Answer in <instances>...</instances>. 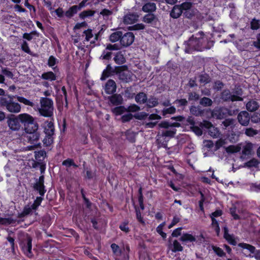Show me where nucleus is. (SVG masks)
<instances>
[{
  "mask_svg": "<svg viewBox=\"0 0 260 260\" xmlns=\"http://www.w3.org/2000/svg\"><path fill=\"white\" fill-rule=\"evenodd\" d=\"M79 11L77 7L73 5L70 7L64 13V15L67 18H72L75 15L77 14Z\"/></svg>",
  "mask_w": 260,
  "mask_h": 260,
  "instance_id": "obj_26",
  "label": "nucleus"
},
{
  "mask_svg": "<svg viewBox=\"0 0 260 260\" xmlns=\"http://www.w3.org/2000/svg\"><path fill=\"white\" fill-rule=\"evenodd\" d=\"M142 10L146 13H153L156 10V6L154 3L147 2L143 6Z\"/></svg>",
  "mask_w": 260,
  "mask_h": 260,
  "instance_id": "obj_19",
  "label": "nucleus"
},
{
  "mask_svg": "<svg viewBox=\"0 0 260 260\" xmlns=\"http://www.w3.org/2000/svg\"><path fill=\"white\" fill-rule=\"evenodd\" d=\"M190 129L191 131L194 133L198 136H201L203 134L202 129L197 125H193L190 126Z\"/></svg>",
  "mask_w": 260,
  "mask_h": 260,
  "instance_id": "obj_63",
  "label": "nucleus"
},
{
  "mask_svg": "<svg viewBox=\"0 0 260 260\" xmlns=\"http://www.w3.org/2000/svg\"><path fill=\"white\" fill-rule=\"evenodd\" d=\"M117 86L115 82L112 79H109L106 83L104 89L108 94H112L116 91Z\"/></svg>",
  "mask_w": 260,
  "mask_h": 260,
  "instance_id": "obj_15",
  "label": "nucleus"
},
{
  "mask_svg": "<svg viewBox=\"0 0 260 260\" xmlns=\"http://www.w3.org/2000/svg\"><path fill=\"white\" fill-rule=\"evenodd\" d=\"M54 123L52 121H48L46 125L44 127V132L46 135L45 138L44 140H48V143L51 144L53 142V136L54 135ZM44 143H47V142H44Z\"/></svg>",
  "mask_w": 260,
  "mask_h": 260,
  "instance_id": "obj_7",
  "label": "nucleus"
},
{
  "mask_svg": "<svg viewBox=\"0 0 260 260\" xmlns=\"http://www.w3.org/2000/svg\"><path fill=\"white\" fill-rule=\"evenodd\" d=\"M32 212V210L31 208L28 206V205L25 206L23 208V211L21 212L18 213L17 217L18 218H23Z\"/></svg>",
  "mask_w": 260,
  "mask_h": 260,
  "instance_id": "obj_42",
  "label": "nucleus"
},
{
  "mask_svg": "<svg viewBox=\"0 0 260 260\" xmlns=\"http://www.w3.org/2000/svg\"><path fill=\"white\" fill-rule=\"evenodd\" d=\"M241 147L239 146L230 145L226 148V151L229 153H234L239 152Z\"/></svg>",
  "mask_w": 260,
  "mask_h": 260,
  "instance_id": "obj_48",
  "label": "nucleus"
},
{
  "mask_svg": "<svg viewBox=\"0 0 260 260\" xmlns=\"http://www.w3.org/2000/svg\"><path fill=\"white\" fill-rule=\"evenodd\" d=\"M165 225V222H164L160 223L157 228H156V232L158 234H159L161 237L165 239L167 237V234L166 233L163 232V228Z\"/></svg>",
  "mask_w": 260,
  "mask_h": 260,
  "instance_id": "obj_50",
  "label": "nucleus"
},
{
  "mask_svg": "<svg viewBox=\"0 0 260 260\" xmlns=\"http://www.w3.org/2000/svg\"><path fill=\"white\" fill-rule=\"evenodd\" d=\"M17 99L18 101L24 104L25 105L29 106H31V107L34 105V103L30 101L29 100H27V99H26L23 96H18L17 97Z\"/></svg>",
  "mask_w": 260,
  "mask_h": 260,
  "instance_id": "obj_57",
  "label": "nucleus"
},
{
  "mask_svg": "<svg viewBox=\"0 0 260 260\" xmlns=\"http://www.w3.org/2000/svg\"><path fill=\"white\" fill-rule=\"evenodd\" d=\"M113 74V68H112L111 64H107L106 69L103 71L100 79L102 81L105 80L107 78L111 76Z\"/></svg>",
  "mask_w": 260,
  "mask_h": 260,
  "instance_id": "obj_22",
  "label": "nucleus"
},
{
  "mask_svg": "<svg viewBox=\"0 0 260 260\" xmlns=\"http://www.w3.org/2000/svg\"><path fill=\"white\" fill-rule=\"evenodd\" d=\"M177 107H185L188 104V102L185 99H177L174 102Z\"/></svg>",
  "mask_w": 260,
  "mask_h": 260,
  "instance_id": "obj_53",
  "label": "nucleus"
},
{
  "mask_svg": "<svg viewBox=\"0 0 260 260\" xmlns=\"http://www.w3.org/2000/svg\"><path fill=\"white\" fill-rule=\"evenodd\" d=\"M119 229L125 234H128L131 230L129 227V221L127 220L121 222L119 225Z\"/></svg>",
  "mask_w": 260,
  "mask_h": 260,
  "instance_id": "obj_35",
  "label": "nucleus"
},
{
  "mask_svg": "<svg viewBox=\"0 0 260 260\" xmlns=\"http://www.w3.org/2000/svg\"><path fill=\"white\" fill-rule=\"evenodd\" d=\"M260 27V20L253 18L250 22V28L252 30H257Z\"/></svg>",
  "mask_w": 260,
  "mask_h": 260,
  "instance_id": "obj_49",
  "label": "nucleus"
},
{
  "mask_svg": "<svg viewBox=\"0 0 260 260\" xmlns=\"http://www.w3.org/2000/svg\"><path fill=\"white\" fill-rule=\"evenodd\" d=\"M113 53L112 52L107 50L105 49L102 53L100 57V59L101 60H105L106 61H109L112 58V55Z\"/></svg>",
  "mask_w": 260,
  "mask_h": 260,
  "instance_id": "obj_39",
  "label": "nucleus"
},
{
  "mask_svg": "<svg viewBox=\"0 0 260 260\" xmlns=\"http://www.w3.org/2000/svg\"><path fill=\"white\" fill-rule=\"evenodd\" d=\"M172 246V248L171 249V250L172 251V252L175 253L177 252H181L183 250V247L177 240H175L173 241V243Z\"/></svg>",
  "mask_w": 260,
  "mask_h": 260,
  "instance_id": "obj_41",
  "label": "nucleus"
},
{
  "mask_svg": "<svg viewBox=\"0 0 260 260\" xmlns=\"http://www.w3.org/2000/svg\"><path fill=\"white\" fill-rule=\"evenodd\" d=\"M21 49L24 52L28 54H31V51H30L28 44L26 41L23 40L21 45Z\"/></svg>",
  "mask_w": 260,
  "mask_h": 260,
  "instance_id": "obj_56",
  "label": "nucleus"
},
{
  "mask_svg": "<svg viewBox=\"0 0 260 260\" xmlns=\"http://www.w3.org/2000/svg\"><path fill=\"white\" fill-rule=\"evenodd\" d=\"M237 119L238 122L243 126L248 125L250 121V115L248 112L246 111H241L238 115Z\"/></svg>",
  "mask_w": 260,
  "mask_h": 260,
  "instance_id": "obj_14",
  "label": "nucleus"
},
{
  "mask_svg": "<svg viewBox=\"0 0 260 260\" xmlns=\"http://www.w3.org/2000/svg\"><path fill=\"white\" fill-rule=\"evenodd\" d=\"M17 221L16 218H13L12 217L3 218L0 217V224L3 225H9L10 224H15Z\"/></svg>",
  "mask_w": 260,
  "mask_h": 260,
  "instance_id": "obj_29",
  "label": "nucleus"
},
{
  "mask_svg": "<svg viewBox=\"0 0 260 260\" xmlns=\"http://www.w3.org/2000/svg\"><path fill=\"white\" fill-rule=\"evenodd\" d=\"M212 115L218 119L224 118L226 116V110L223 108H216L212 111Z\"/></svg>",
  "mask_w": 260,
  "mask_h": 260,
  "instance_id": "obj_16",
  "label": "nucleus"
},
{
  "mask_svg": "<svg viewBox=\"0 0 260 260\" xmlns=\"http://www.w3.org/2000/svg\"><path fill=\"white\" fill-rule=\"evenodd\" d=\"M200 82L204 84H207L210 82V78L209 75L207 74H202L199 76Z\"/></svg>",
  "mask_w": 260,
  "mask_h": 260,
  "instance_id": "obj_54",
  "label": "nucleus"
},
{
  "mask_svg": "<svg viewBox=\"0 0 260 260\" xmlns=\"http://www.w3.org/2000/svg\"><path fill=\"white\" fill-rule=\"evenodd\" d=\"M260 161L258 159L255 158H252L249 161L246 162L244 164V165L248 168H251L252 167L257 168L258 167Z\"/></svg>",
  "mask_w": 260,
  "mask_h": 260,
  "instance_id": "obj_36",
  "label": "nucleus"
},
{
  "mask_svg": "<svg viewBox=\"0 0 260 260\" xmlns=\"http://www.w3.org/2000/svg\"><path fill=\"white\" fill-rule=\"evenodd\" d=\"M18 116L20 122L24 126L25 137L28 142L31 144H37L40 134L38 131V124L35 122L33 117L27 113L20 114Z\"/></svg>",
  "mask_w": 260,
  "mask_h": 260,
  "instance_id": "obj_2",
  "label": "nucleus"
},
{
  "mask_svg": "<svg viewBox=\"0 0 260 260\" xmlns=\"http://www.w3.org/2000/svg\"><path fill=\"white\" fill-rule=\"evenodd\" d=\"M135 16L133 14H128L124 17L123 21L125 24H133L135 22Z\"/></svg>",
  "mask_w": 260,
  "mask_h": 260,
  "instance_id": "obj_52",
  "label": "nucleus"
},
{
  "mask_svg": "<svg viewBox=\"0 0 260 260\" xmlns=\"http://www.w3.org/2000/svg\"><path fill=\"white\" fill-rule=\"evenodd\" d=\"M122 32L121 31H117L112 33L109 37V40L112 43L116 42L119 40L120 41Z\"/></svg>",
  "mask_w": 260,
  "mask_h": 260,
  "instance_id": "obj_34",
  "label": "nucleus"
},
{
  "mask_svg": "<svg viewBox=\"0 0 260 260\" xmlns=\"http://www.w3.org/2000/svg\"><path fill=\"white\" fill-rule=\"evenodd\" d=\"M212 100L207 97H203L200 101V104L204 107H210L212 106Z\"/></svg>",
  "mask_w": 260,
  "mask_h": 260,
  "instance_id": "obj_45",
  "label": "nucleus"
},
{
  "mask_svg": "<svg viewBox=\"0 0 260 260\" xmlns=\"http://www.w3.org/2000/svg\"><path fill=\"white\" fill-rule=\"evenodd\" d=\"M182 242H193L196 241V237L188 233H184L179 239Z\"/></svg>",
  "mask_w": 260,
  "mask_h": 260,
  "instance_id": "obj_27",
  "label": "nucleus"
},
{
  "mask_svg": "<svg viewBox=\"0 0 260 260\" xmlns=\"http://www.w3.org/2000/svg\"><path fill=\"white\" fill-rule=\"evenodd\" d=\"M135 211H136V218H137V220L140 223L142 224L143 225H145V222L143 219V216L141 215V213L140 209L138 207L136 206L135 207Z\"/></svg>",
  "mask_w": 260,
  "mask_h": 260,
  "instance_id": "obj_51",
  "label": "nucleus"
},
{
  "mask_svg": "<svg viewBox=\"0 0 260 260\" xmlns=\"http://www.w3.org/2000/svg\"><path fill=\"white\" fill-rule=\"evenodd\" d=\"M116 107L111 109V112L115 116H119L122 115L126 111V108L121 105L115 106Z\"/></svg>",
  "mask_w": 260,
  "mask_h": 260,
  "instance_id": "obj_28",
  "label": "nucleus"
},
{
  "mask_svg": "<svg viewBox=\"0 0 260 260\" xmlns=\"http://www.w3.org/2000/svg\"><path fill=\"white\" fill-rule=\"evenodd\" d=\"M62 165L67 168H70L72 166L75 168L78 167V166L74 162V160L69 158L64 160L62 162Z\"/></svg>",
  "mask_w": 260,
  "mask_h": 260,
  "instance_id": "obj_44",
  "label": "nucleus"
},
{
  "mask_svg": "<svg viewBox=\"0 0 260 260\" xmlns=\"http://www.w3.org/2000/svg\"><path fill=\"white\" fill-rule=\"evenodd\" d=\"M57 63H58V60L54 56L51 55L49 56V57L48 59L47 65L49 67L52 68V69L54 71V72L59 71V69L57 67V66L53 67Z\"/></svg>",
  "mask_w": 260,
  "mask_h": 260,
  "instance_id": "obj_31",
  "label": "nucleus"
},
{
  "mask_svg": "<svg viewBox=\"0 0 260 260\" xmlns=\"http://www.w3.org/2000/svg\"><path fill=\"white\" fill-rule=\"evenodd\" d=\"M125 136L126 140L131 143H134L136 141V137L135 133L131 130H127L125 132Z\"/></svg>",
  "mask_w": 260,
  "mask_h": 260,
  "instance_id": "obj_43",
  "label": "nucleus"
},
{
  "mask_svg": "<svg viewBox=\"0 0 260 260\" xmlns=\"http://www.w3.org/2000/svg\"><path fill=\"white\" fill-rule=\"evenodd\" d=\"M20 247L24 254L29 258L33 256L32 252V238L27 235L26 238L22 239L19 243Z\"/></svg>",
  "mask_w": 260,
  "mask_h": 260,
  "instance_id": "obj_6",
  "label": "nucleus"
},
{
  "mask_svg": "<svg viewBox=\"0 0 260 260\" xmlns=\"http://www.w3.org/2000/svg\"><path fill=\"white\" fill-rule=\"evenodd\" d=\"M213 43L212 41H208L204 37L203 32L200 31L185 42L184 51L186 53H192L195 51L209 50L213 46Z\"/></svg>",
  "mask_w": 260,
  "mask_h": 260,
  "instance_id": "obj_1",
  "label": "nucleus"
},
{
  "mask_svg": "<svg viewBox=\"0 0 260 260\" xmlns=\"http://www.w3.org/2000/svg\"><path fill=\"white\" fill-rule=\"evenodd\" d=\"M127 70V67L126 65H123L121 66H116L115 67V68L113 69V74H121V73L124 71Z\"/></svg>",
  "mask_w": 260,
  "mask_h": 260,
  "instance_id": "obj_58",
  "label": "nucleus"
},
{
  "mask_svg": "<svg viewBox=\"0 0 260 260\" xmlns=\"http://www.w3.org/2000/svg\"><path fill=\"white\" fill-rule=\"evenodd\" d=\"M109 104L112 106H119L123 103V99L121 94L113 93L107 98Z\"/></svg>",
  "mask_w": 260,
  "mask_h": 260,
  "instance_id": "obj_12",
  "label": "nucleus"
},
{
  "mask_svg": "<svg viewBox=\"0 0 260 260\" xmlns=\"http://www.w3.org/2000/svg\"><path fill=\"white\" fill-rule=\"evenodd\" d=\"M20 122L19 116L16 117L14 115H11L8 120V124L9 127L14 131L19 129L20 127Z\"/></svg>",
  "mask_w": 260,
  "mask_h": 260,
  "instance_id": "obj_13",
  "label": "nucleus"
},
{
  "mask_svg": "<svg viewBox=\"0 0 260 260\" xmlns=\"http://www.w3.org/2000/svg\"><path fill=\"white\" fill-rule=\"evenodd\" d=\"M41 108L39 112L41 116L50 117L53 114V102L51 99L42 97L40 99Z\"/></svg>",
  "mask_w": 260,
  "mask_h": 260,
  "instance_id": "obj_4",
  "label": "nucleus"
},
{
  "mask_svg": "<svg viewBox=\"0 0 260 260\" xmlns=\"http://www.w3.org/2000/svg\"><path fill=\"white\" fill-rule=\"evenodd\" d=\"M176 111V108L174 106H171L167 108H164L162 111L161 114L164 116H166L167 114H173Z\"/></svg>",
  "mask_w": 260,
  "mask_h": 260,
  "instance_id": "obj_47",
  "label": "nucleus"
},
{
  "mask_svg": "<svg viewBox=\"0 0 260 260\" xmlns=\"http://www.w3.org/2000/svg\"><path fill=\"white\" fill-rule=\"evenodd\" d=\"M200 99V95L196 92L188 93V100L189 101H197Z\"/></svg>",
  "mask_w": 260,
  "mask_h": 260,
  "instance_id": "obj_59",
  "label": "nucleus"
},
{
  "mask_svg": "<svg viewBox=\"0 0 260 260\" xmlns=\"http://www.w3.org/2000/svg\"><path fill=\"white\" fill-rule=\"evenodd\" d=\"M223 238L226 240L230 245L236 246L237 242L234 237L233 235H231L229 233V230L226 226L223 228Z\"/></svg>",
  "mask_w": 260,
  "mask_h": 260,
  "instance_id": "obj_17",
  "label": "nucleus"
},
{
  "mask_svg": "<svg viewBox=\"0 0 260 260\" xmlns=\"http://www.w3.org/2000/svg\"><path fill=\"white\" fill-rule=\"evenodd\" d=\"M182 14V11L178 5H175L170 12V17L173 19L179 18Z\"/></svg>",
  "mask_w": 260,
  "mask_h": 260,
  "instance_id": "obj_18",
  "label": "nucleus"
},
{
  "mask_svg": "<svg viewBox=\"0 0 260 260\" xmlns=\"http://www.w3.org/2000/svg\"><path fill=\"white\" fill-rule=\"evenodd\" d=\"M178 5L181 8L182 13L184 11L191 9L192 7V4L190 2H185Z\"/></svg>",
  "mask_w": 260,
  "mask_h": 260,
  "instance_id": "obj_46",
  "label": "nucleus"
},
{
  "mask_svg": "<svg viewBox=\"0 0 260 260\" xmlns=\"http://www.w3.org/2000/svg\"><path fill=\"white\" fill-rule=\"evenodd\" d=\"M135 36L132 32H127L122 34L120 39V44L122 46L127 47L130 46L134 41Z\"/></svg>",
  "mask_w": 260,
  "mask_h": 260,
  "instance_id": "obj_11",
  "label": "nucleus"
},
{
  "mask_svg": "<svg viewBox=\"0 0 260 260\" xmlns=\"http://www.w3.org/2000/svg\"><path fill=\"white\" fill-rule=\"evenodd\" d=\"M113 256L115 260H129L130 247L128 245H126L125 247L120 248L118 245L116 243L111 244Z\"/></svg>",
  "mask_w": 260,
  "mask_h": 260,
  "instance_id": "obj_3",
  "label": "nucleus"
},
{
  "mask_svg": "<svg viewBox=\"0 0 260 260\" xmlns=\"http://www.w3.org/2000/svg\"><path fill=\"white\" fill-rule=\"evenodd\" d=\"M259 107V103L254 100H249L246 104V109L249 112H254L256 111Z\"/></svg>",
  "mask_w": 260,
  "mask_h": 260,
  "instance_id": "obj_20",
  "label": "nucleus"
},
{
  "mask_svg": "<svg viewBox=\"0 0 260 260\" xmlns=\"http://www.w3.org/2000/svg\"><path fill=\"white\" fill-rule=\"evenodd\" d=\"M220 99L225 102L242 101L243 100L241 96L232 94L229 89H224L221 92Z\"/></svg>",
  "mask_w": 260,
  "mask_h": 260,
  "instance_id": "obj_8",
  "label": "nucleus"
},
{
  "mask_svg": "<svg viewBox=\"0 0 260 260\" xmlns=\"http://www.w3.org/2000/svg\"><path fill=\"white\" fill-rule=\"evenodd\" d=\"M136 102L139 104H144L147 101V94L143 92H140L135 96Z\"/></svg>",
  "mask_w": 260,
  "mask_h": 260,
  "instance_id": "obj_24",
  "label": "nucleus"
},
{
  "mask_svg": "<svg viewBox=\"0 0 260 260\" xmlns=\"http://www.w3.org/2000/svg\"><path fill=\"white\" fill-rule=\"evenodd\" d=\"M140 109V107L136 104L130 105L127 108H126L127 112H135L139 111Z\"/></svg>",
  "mask_w": 260,
  "mask_h": 260,
  "instance_id": "obj_64",
  "label": "nucleus"
},
{
  "mask_svg": "<svg viewBox=\"0 0 260 260\" xmlns=\"http://www.w3.org/2000/svg\"><path fill=\"white\" fill-rule=\"evenodd\" d=\"M142 21L153 27H156L159 23L158 17L153 13H148L145 15L143 17Z\"/></svg>",
  "mask_w": 260,
  "mask_h": 260,
  "instance_id": "obj_9",
  "label": "nucleus"
},
{
  "mask_svg": "<svg viewBox=\"0 0 260 260\" xmlns=\"http://www.w3.org/2000/svg\"><path fill=\"white\" fill-rule=\"evenodd\" d=\"M238 246L243 249H247L254 254L253 256L256 260H260V250H256L254 246L246 243H239Z\"/></svg>",
  "mask_w": 260,
  "mask_h": 260,
  "instance_id": "obj_10",
  "label": "nucleus"
},
{
  "mask_svg": "<svg viewBox=\"0 0 260 260\" xmlns=\"http://www.w3.org/2000/svg\"><path fill=\"white\" fill-rule=\"evenodd\" d=\"M253 148V144L251 142H247L243 146L242 154V155L248 156L251 154Z\"/></svg>",
  "mask_w": 260,
  "mask_h": 260,
  "instance_id": "obj_21",
  "label": "nucleus"
},
{
  "mask_svg": "<svg viewBox=\"0 0 260 260\" xmlns=\"http://www.w3.org/2000/svg\"><path fill=\"white\" fill-rule=\"evenodd\" d=\"M113 60L117 64H122L125 62L126 60L121 51H118L114 54Z\"/></svg>",
  "mask_w": 260,
  "mask_h": 260,
  "instance_id": "obj_25",
  "label": "nucleus"
},
{
  "mask_svg": "<svg viewBox=\"0 0 260 260\" xmlns=\"http://www.w3.org/2000/svg\"><path fill=\"white\" fill-rule=\"evenodd\" d=\"M33 189L34 190L37 191L39 194L40 197H43L46 192V189L45 185H41L38 184H34Z\"/></svg>",
  "mask_w": 260,
  "mask_h": 260,
  "instance_id": "obj_30",
  "label": "nucleus"
},
{
  "mask_svg": "<svg viewBox=\"0 0 260 260\" xmlns=\"http://www.w3.org/2000/svg\"><path fill=\"white\" fill-rule=\"evenodd\" d=\"M8 98H0V105L2 107H6V109L10 112L17 113L21 110L20 105L13 101V98L8 95Z\"/></svg>",
  "mask_w": 260,
  "mask_h": 260,
  "instance_id": "obj_5",
  "label": "nucleus"
},
{
  "mask_svg": "<svg viewBox=\"0 0 260 260\" xmlns=\"http://www.w3.org/2000/svg\"><path fill=\"white\" fill-rule=\"evenodd\" d=\"M146 103V105L148 108L156 107L158 105V99L154 96H151L149 99H147Z\"/></svg>",
  "mask_w": 260,
  "mask_h": 260,
  "instance_id": "obj_37",
  "label": "nucleus"
},
{
  "mask_svg": "<svg viewBox=\"0 0 260 260\" xmlns=\"http://www.w3.org/2000/svg\"><path fill=\"white\" fill-rule=\"evenodd\" d=\"M41 78L43 80L54 81L56 80L57 76L56 74L52 71H48L43 73Z\"/></svg>",
  "mask_w": 260,
  "mask_h": 260,
  "instance_id": "obj_23",
  "label": "nucleus"
},
{
  "mask_svg": "<svg viewBox=\"0 0 260 260\" xmlns=\"http://www.w3.org/2000/svg\"><path fill=\"white\" fill-rule=\"evenodd\" d=\"M177 129L176 128H172L170 130L162 131L160 136L162 137H169L173 138L176 135Z\"/></svg>",
  "mask_w": 260,
  "mask_h": 260,
  "instance_id": "obj_38",
  "label": "nucleus"
},
{
  "mask_svg": "<svg viewBox=\"0 0 260 260\" xmlns=\"http://www.w3.org/2000/svg\"><path fill=\"white\" fill-rule=\"evenodd\" d=\"M134 116L131 113H128L122 115L121 117L122 122L125 123L130 121L133 118Z\"/></svg>",
  "mask_w": 260,
  "mask_h": 260,
  "instance_id": "obj_61",
  "label": "nucleus"
},
{
  "mask_svg": "<svg viewBox=\"0 0 260 260\" xmlns=\"http://www.w3.org/2000/svg\"><path fill=\"white\" fill-rule=\"evenodd\" d=\"M95 12V11L92 10H84L79 14V17L81 19L84 20L86 18L93 16Z\"/></svg>",
  "mask_w": 260,
  "mask_h": 260,
  "instance_id": "obj_32",
  "label": "nucleus"
},
{
  "mask_svg": "<svg viewBox=\"0 0 260 260\" xmlns=\"http://www.w3.org/2000/svg\"><path fill=\"white\" fill-rule=\"evenodd\" d=\"M46 157V152L44 150H40L35 152V157L36 160L44 162Z\"/></svg>",
  "mask_w": 260,
  "mask_h": 260,
  "instance_id": "obj_33",
  "label": "nucleus"
},
{
  "mask_svg": "<svg viewBox=\"0 0 260 260\" xmlns=\"http://www.w3.org/2000/svg\"><path fill=\"white\" fill-rule=\"evenodd\" d=\"M212 249L216 255L219 257H223L225 256V253L223 250L220 247L216 246H212Z\"/></svg>",
  "mask_w": 260,
  "mask_h": 260,
  "instance_id": "obj_55",
  "label": "nucleus"
},
{
  "mask_svg": "<svg viewBox=\"0 0 260 260\" xmlns=\"http://www.w3.org/2000/svg\"><path fill=\"white\" fill-rule=\"evenodd\" d=\"M190 113L196 116H201L204 114V111L199 107L191 106L190 108Z\"/></svg>",
  "mask_w": 260,
  "mask_h": 260,
  "instance_id": "obj_40",
  "label": "nucleus"
},
{
  "mask_svg": "<svg viewBox=\"0 0 260 260\" xmlns=\"http://www.w3.org/2000/svg\"><path fill=\"white\" fill-rule=\"evenodd\" d=\"M245 134L247 136L253 137L257 134V132L253 128H247L245 129Z\"/></svg>",
  "mask_w": 260,
  "mask_h": 260,
  "instance_id": "obj_62",
  "label": "nucleus"
},
{
  "mask_svg": "<svg viewBox=\"0 0 260 260\" xmlns=\"http://www.w3.org/2000/svg\"><path fill=\"white\" fill-rule=\"evenodd\" d=\"M199 193L201 195V199L199 202L200 209L202 212H204V203L205 201V197L204 193L201 191H200Z\"/></svg>",
  "mask_w": 260,
  "mask_h": 260,
  "instance_id": "obj_60",
  "label": "nucleus"
}]
</instances>
